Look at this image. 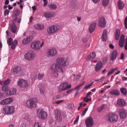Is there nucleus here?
I'll list each match as a JSON object with an SVG mask.
<instances>
[{
	"instance_id": "obj_1",
	"label": "nucleus",
	"mask_w": 127,
	"mask_h": 127,
	"mask_svg": "<svg viewBox=\"0 0 127 127\" xmlns=\"http://www.w3.org/2000/svg\"><path fill=\"white\" fill-rule=\"evenodd\" d=\"M50 69L51 70L54 71V76L56 77H57L58 76V73L62 75L64 72V69L63 68L57 63L53 64L51 65Z\"/></svg>"
},
{
	"instance_id": "obj_2",
	"label": "nucleus",
	"mask_w": 127,
	"mask_h": 127,
	"mask_svg": "<svg viewBox=\"0 0 127 127\" xmlns=\"http://www.w3.org/2000/svg\"><path fill=\"white\" fill-rule=\"evenodd\" d=\"M37 102V100L36 98H33L28 100L26 102V104L29 107L33 108L36 107Z\"/></svg>"
},
{
	"instance_id": "obj_3",
	"label": "nucleus",
	"mask_w": 127,
	"mask_h": 127,
	"mask_svg": "<svg viewBox=\"0 0 127 127\" xmlns=\"http://www.w3.org/2000/svg\"><path fill=\"white\" fill-rule=\"evenodd\" d=\"M37 115L40 118L42 119H45L47 117L46 112L41 109H39L37 110Z\"/></svg>"
},
{
	"instance_id": "obj_4",
	"label": "nucleus",
	"mask_w": 127,
	"mask_h": 127,
	"mask_svg": "<svg viewBox=\"0 0 127 127\" xmlns=\"http://www.w3.org/2000/svg\"><path fill=\"white\" fill-rule=\"evenodd\" d=\"M43 44V42L40 44V42L39 41L33 42L31 43V46L32 49L34 50H39Z\"/></svg>"
},
{
	"instance_id": "obj_5",
	"label": "nucleus",
	"mask_w": 127,
	"mask_h": 127,
	"mask_svg": "<svg viewBox=\"0 0 127 127\" xmlns=\"http://www.w3.org/2000/svg\"><path fill=\"white\" fill-rule=\"evenodd\" d=\"M106 118L108 121L111 122H116L118 120V116L114 114H109L106 116Z\"/></svg>"
},
{
	"instance_id": "obj_6",
	"label": "nucleus",
	"mask_w": 127,
	"mask_h": 127,
	"mask_svg": "<svg viewBox=\"0 0 127 127\" xmlns=\"http://www.w3.org/2000/svg\"><path fill=\"white\" fill-rule=\"evenodd\" d=\"M57 62L60 65L65 66L67 65L68 64V62L67 60L65 58L60 57L57 59L56 60Z\"/></svg>"
},
{
	"instance_id": "obj_7",
	"label": "nucleus",
	"mask_w": 127,
	"mask_h": 127,
	"mask_svg": "<svg viewBox=\"0 0 127 127\" xmlns=\"http://www.w3.org/2000/svg\"><path fill=\"white\" fill-rule=\"evenodd\" d=\"M35 57L34 52L32 50H30L25 55V58L28 61H31Z\"/></svg>"
},
{
	"instance_id": "obj_8",
	"label": "nucleus",
	"mask_w": 127,
	"mask_h": 127,
	"mask_svg": "<svg viewBox=\"0 0 127 127\" xmlns=\"http://www.w3.org/2000/svg\"><path fill=\"white\" fill-rule=\"evenodd\" d=\"M14 108L13 106H7L4 107L3 111L6 114H12L14 112Z\"/></svg>"
},
{
	"instance_id": "obj_9",
	"label": "nucleus",
	"mask_w": 127,
	"mask_h": 127,
	"mask_svg": "<svg viewBox=\"0 0 127 127\" xmlns=\"http://www.w3.org/2000/svg\"><path fill=\"white\" fill-rule=\"evenodd\" d=\"M7 43L9 46L11 45V47L13 49H14L15 48L17 44V41L14 40L13 41L12 39L11 38H9L7 40Z\"/></svg>"
},
{
	"instance_id": "obj_10",
	"label": "nucleus",
	"mask_w": 127,
	"mask_h": 127,
	"mask_svg": "<svg viewBox=\"0 0 127 127\" xmlns=\"http://www.w3.org/2000/svg\"><path fill=\"white\" fill-rule=\"evenodd\" d=\"M18 85L20 87L26 88L28 86V84L26 81L22 79H19L17 82Z\"/></svg>"
},
{
	"instance_id": "obj_11",
	"label": "nucleus",
	"mask_w": 127,
	"mask_h": 127,
	"mask_svg": "<svg viewBox=\"0 0 127 127\" xmlns=\"http://www.w3.org/2000/svg\"><path fill=\"white\" fill-rule=\"evenodd\" d=\"M85 123L87 127H91L93 125V118L90 117L85 121Z\"/></svg>"
},
{
	"instance_id": "obj_12",
	"label": "nucleus",
	"mask_w": 127,
	"mask_h": 127,
	"mask_svg": "<svg viewBox=\"0 0 127 127\" xmlns=\"http://www.w3.org/2000/svg\"><path fill=\"white\" fill-rule=\"evenodd\" d=\"M57 52L55 48H53L48 49L47 53L49 56L53 57L56 55Z\"/></svg>"
},
{
	"instance_id": "obj_13",
	"label": "nucleus",
	"mask_w": 127,
	"mask_h": 127,
	"mask_svg": "<svg viewBox=\"0 0 127 127\" xmlns=\"http://www.w3.org/2000/svg\"><path fill=\"white\" fill-rule=\"evenodd\" d=\"M98 26L101 27H104L106 25V22L105 18L101 17L98 20Z\"/></svg>"
},
{
	"instance_id": "obj_14",
	"label": "nucleus",
	"mask_w": 127,
	"mask_h": 127,
	"mask_svg": "<svg viewBox=\"0 0 127 127\" xmlns=\"http://www.w3.org/2000/svg\"><path fill=\"white\" fill-rule=\"evenodd\" d=\"M68 84L66 82H64L61 84L59 86V91L61 92L66 90L65 86Z\"/></svg>"
},
{
	"instance_id": "obj_15",
	"label": "nucleus",
	"mask_w": 127,
	"mask_h": 127,
	"mask_svg": "<svg viewBox=\"0 0 127 127\" xmlns=\"http://www.w3.org/2000/svg\"><path fill=\"white\" fill-rule=\"evenodd\" d=\"M12 100V99L11 98H7L1 100L0 102V103L3 105L8 104L10 103Z\"/></svg>"
},
{
	"instance_id": "obj_16",
	"label": "nucleus",
	"mask_w": 127,
	"mask_h": 127,
	"mask_svg": "<svg viewBox=\"0 0 127 127\" xmlns=\"http://www.w3.org/2000/svg\"><path fill=\"white\" fill-rule=\"evenodd\" d=\"M44 16L47 18L53 17L55 15V14L53 12H49L44 13Z\"/></svg>"
},
{
	"instance_id": "obj_17",
	"label": "nucleus",
	"mask_w": 127,
	"mask_h": 127,
	"mask_svg": "<svg viewBox=\"0 0 127 127\" xmlns=\"http://www.w3.org/2000/svg\"><path fill=\"white\" fill-rule=\"evenodd\" d=\"M125 42V37L123 35H122L119 42V45L121 47H123Z\"/></svg>"
},
{
	"instance_id": "obj_18",
	"label": "nucleus",
	"mask_w": 127,
	"mask_h": 127,
	"mask_svg": "<svg viewBox=\"0 0 127 127\" xmlns=\"http://www.w3.org/2000/svg\"><path fill=\"white\" fill-rule=\"evenodd\" d=\"M119 115L120 117L122 118H124L126 117V113L123 109H121L119 111Z\"/></svg>"
},
{
	"instance_id": "obj_19",
	"label": "nucleus",
	"mask_w": 127,
	"mask_h": 127,
	"mask_svg": "<svg viewBox=\"0 0 127 127\" xmlns=\"http://www.w3.org/2000/svg\"><path fill=\"white\" fill-rule=\"evenodd\" d=\"M118 55L117 51L115 50L113 51L110 56V59L111 61L115 60L116 58Z\"/></svg>"
},
{
	"instance_id": "obj_20",
	"label": "nucleus",
	"mask_w": 127,
	"mask_h": 127,
	"mask_svg": "<svg viewBox=\"0 0 127 127\" xmlns=\"http://www.w3.org/2000/svg\"><path fill=\"white\" fill-rule=\"evenodd\" d=\"M55 116L57 118V120H60L62 119V116L60 112L58 110L55 111Z\"/></svg>"
},
{
	"instance_id": "obj_21",
	"label": "nucleus",
	"mask_w": 127,
	"mask_h": 127,
	"mask_svg": "<svg viewBox=\"0 0 127 127\" xmlns=\"http://www.w3.org/2000/svg\"><path fill=\"white\" fill-rule=\"evenodd\" d=\"M95 54L94 52H93L90 53V55L88 56L86 58L87 61H89L94 58L95 57Z\"/></svg>"
},
{
	"instance_id": "obj_22",
	"label": "nucleus",
	"mask_w": 127,
	"mask_h": 127,
	"mask_svg": "<svg viewBox=\"0 0 127 127\" xmlns=\"http://www.w3.org/2000/svg\"><path fill=\"white\" fill-rule=\"evenodd\" d=\"M111 94L112 95L117 96L119 95L120 94L119 91L117 89H113L110 91Z\"/></svg>"
},
{
	"instance_id": "obj_23",
	"label": "nucleus",
	"mask_w": 127,
	"mask_h": 127,
	"mask_svg": "<svg viewBox=\"0 0 127 127\" xmlns=\"http://www.w3.org/2000/svg\"><path fill=\"white\" fill-rule=\"evenodd\" d=\"M96 23H92L89 27V30L90 32L92 33L93 31L95 29Z\"/></svg>"
},
{
	"instance_id": "obj_24",
	"label": "nucleus",
	"mask_w": 127,
	"mask_h": 127,
	"mask_svg": "<svg viewBox=\"0 0 127 127\" xmlns=\"http://www.w3.org/2000/svg\"><path fill=\"white\" fill-rule=\"evenodd\" d=\"M21 70L20 67L18 66H16L13 68L11 69L12 72H14V73H18Z\"/></svg>"
},
{
	"instance_id": "obj_25",
	"label": "nucleus",
	"mask_w": 127,
	"mask_h": 127,
	"mask_svg": "<svg viewBox=\"0 0 127 127\" xmlns=\"http://www.w3.org/2000/svg\"><path fill=\"white\" fill-rule=\"evenodd\" d=\"M31 37L30 36L27 37L23 40V43L24 44H27L29 43L31 41Z\"/></svg>"
},
{
	"instance_id": "obj_26",
	"label": "nucleus",
	"mask_w": 127,
	"mask_h": 127,
	"mask_svg": "<svg viewBox=\"0 0 127 127\" xmlns=\"http://www.w3.org/2000/svg\"><path fill=\"white\" fill-rule=\"evenodd\" d=\"M107 31L106 30H103L102 36V40L104 41H106V35Z\"/></svg>"
},
{
	"instance_id": "obj_27",
	"label": "nucleus",
	"mask_w": 127,
	"mask_h": 127,
	"mask_svg": "<svg viewBox=\"0 0 127 127\" xmlns=\"http://www.w3.org/2000/svg\"><path fill=\"white\" fill-rule=\"evenodd\" d=\"M118 6L119 9L121 10L124 7V4L123 2L121 0H119L118 2Z\"/></svg>"
},
{
	"instance_id": "obj_28",
	"label": "nucleus",
	"mask_w": 127,
	"mask_h": 127,
	"mask_svg": "<svg viewBox=\"0 0 127 127\" xmlns=\"http://www.w3.org/2000/svg\"><path fill=\"white\" fill-rule=\"evenodd\" d=\"M70 5L71 7L73 8H77L78 7L77 2L76 0H73L71 2Z\"/></svg>"
},
{
	"instance_id": "obj_29",
	"label": "nucleus",
	"mask_w": 127,
	"mask_h": 127,
	"mask_svg": "<svg viewBox=\"0 0 127 127\" xmlns=\"http://www.w3.org/2000/svg\"><path fill=\"white\" fill-rule=\"evenodd\" d=\"M47 31L48 33L49 34H52L55 33L52 26H50L48 27L47 28Z\"/></svg>"
},
{
	"instance_id": "obj_30",
	"label": "nucleus",
	"mask_w": 127,
	"mask_h": 127,
	"mask_svg": "<svg viewBox=\"0 0 127 127\" xmlns=\"http://www.w3.org/2000/svg\"><path fill=\"white\" fill-rule=\"evenodd\" d=\"M52 26L55 33L58 32L61 29V27L59 25H52Z\"/></svg>"
},
{
	"instance_id": "obj_31",
	"label": "nucleus",
	"mask_w": 127,
	"mask_h": 127,
	"mask_svg": "<svg viewBox=\"0 0 127 127\" xmlns=\"http://www.w3.org/2000/svg\"><path fill=\"white\" fill-rule=\"evenodd\" d=\"M34 27L36 29L41 30L43 29L44 26L42 24H36L35 25Z\"/></svg>"
},
{
	"instance_id": "obj_32",
	"label": "nucleus",
	"mask_w": 127,
	"mask_h": 127,
	"mask_svg": "<svg viewBox=\"0 0 127 127\" xmlns=\"http://www.w3.org/2000/svg\"><path fill=\"white\" fill-rule=\"evenodd\" d=\"M11 31L13 33L16 32L17 30V27H16L15 23L13 22L11 25Z\"/></svg>"
},
{
	"instance_id": "obj_33",
	"label": "nucleus",
	"mask_w": 127,
	"mask_h": 127,
	"mask_svg": "<svg viewBox=\"0 0 127 127\" xmlns=\"http://www.w3.org/2000/svg\"><path fill=\"white\" fill-rule=\"evenodd\" d=\"M102 67V64L101 63H98L95 67V70L96 71H98L100 70Z\"/></svg>"
},
{
	"instance_id": "obj_34",
	"label": "nucleus",
	"mask_w": 127,
	"mask_h": 127,
	"mask_svg": "<svg viewBox=\"0 0 127 127\" xmlns=\"http://www.w3.org/2000/svg\"><path fill=\"white\" fill-rule=\"evenodd\" d=\"M117 104L121 106H124L125 104V102L122 99H119L117 101Z\"/></svg>"
},
{
	"instance_id": "obj_35",
	"label": "nucleus",
	"mask_w": 127,
	"mask_h": 127,
	"mask_svg": "<svg viewBox=\"0 0 127 127\" xmlns=\"http://www.w3.org/2000/svg\"><path fill=\"white\" fill-rule=\"evenodd\" d=\"M115 34V38L116 39L118 40L119 38V37L120 34V31L119 29H117L116 31Z\"/></svg>"
},
{
	"instance_id": "obj_36",
	"label": "nucleus",
	"mask_w": 127,
	"mask_h": 127,
	"mask_svg": "<svg viewBox=\"0 0 127 127\" xmlns=\"http://www.w3.org/2000/svg\"><path fill=\"white\" fill-rule=\"evenodd\" d=\"M110 0H102V4L104 6H106L109 4Z\"/></svg>"
},
{
	"instance_id": "obj_37",
	"label": "nucleus",
	"mask_w": 127,
	"mask_h": 127,
	"mask_svg": "<svg viewBox=\"0 0 127 127\" xmlns=\"http://www.w3.org/2000/svg\"><path fill=\"white\" fill-rule=\"evenodd\" d=\"M48 6L49 8L51 9H55L57 7V5L54 4H50L48 5Z\"/></svg>"
},
{
	"instance_id": "obj_38",
	"label": "nucleus",
	"mask_w": 127,
	"mask_h": 127,
	"mask_svg": "<svg viewBox=\"0 0 127 127\" xmlns=\"http://www.w3.org/2000/svg\"><path fill=\"white\" fill-rule=\"evenodd\" d=\"M105 105L104 104H103L101 106L98 108L97 109V110L98 112L99 113L101 112L104 109Z\"/></svg>"
},
{
	"instance_id": "obj_39",
	"label": "nucleus",
	"mask_w": 127,
	"mask_h": 127,
	"mask_svg": "<svg viewBox=\"0 0 127 127\" xmlns=\"http://www.w3.org/2000/svg\"><path fill=\"white\" fill-rule=\"evenodd\" d=\"M17 92L16 89L15 88L12 89L9 91L10 94L12 95L16 94Z\"/></svg>"
},
{
	"instance_id": "obj_40",
	"label": "nucleus",
	"mask_w": 127,
	"mask_h": 127,
	"mask_svg": "<svg viewBox=\"0 0 127 127\" xmlns=\"http://www.w3.org/2000/svg\"><path fill=\"white\" fill-rule=\"evenodd\" d=\"M85 83V82L84 81L83 83H81L78 85L74 89L76 90H78V91L80 89V87L83 85Z\"/></svg>"
},
{
	"instance_id": "obj_41",
	"label": "nucleus",
	"mask_w": 127,
	"mask_h": 127,
	"mask_svg": "<svg viewBox=\"0 0 127 127\" xmlns=\"http://www.w3.org/2000/svg\"><path fill=\"white\" fill-rule=\"evenodd\" d=\"M120 91L121 93L124 95H126L127 93L126 89L124 88H122L120 89Z\"/></svg>"
},
{
	"instance_id": "obj_42",
	"label": "nucleus",
	"mask_w": 127,
	"mask_h": 127,
	"mask_svg": "<svg viewBox=\"0 0 127 127\" xmlns=\"http://www.w3.org/2000/svg\"><path fill=\"white\" fill-rule=\"evenodd\" d=\"M44 76L43 73H39L38 75V79L39 80H41Z\"/></svg>"
},
{
	"instance_id": "obj_43",
	"label": "nucleus",
	"mask_w": 127,
	"mask_h": 127,
	"mask_svg": "<svg viewBox=\"0 0 127 127\" xmlns=\"http://www.w3.org/2000/svg\"><path fill=\"white\" fill-rule=\"evenodd\" d=\"M8 87L6 86H4L2 87V90L5 92H8Z\"/></svg>"
},
{
	"instance_id": "obj_44",
	"label": "nucleus",
	"mask_w": 127,
	"mask_h": 127,
	"mask_svg": "<svg viewBox=\"0 0 127 127\" xmlns=\"http://www.w3.org/2000/svg\"><path fill=\"white\" fill-rule=\"evenodd\" d=\"M61 97V95H59L54 96L53 97V98L54 99H60V98Z\"/></svg>"
},
{
	"instance_id": "obj_45",
	"label": "nucleus",
	"mask_w": 127,
	"mask_h": 127,
	"mask_svg": "<svg viewBox=\"0 0 127 127\" xmlns=\"http://www.w3.org/2000/svg\"><path fill=\"white\" fill-rule=\"evenodd\" d=\"M94 82H91V84L85 86L84 87V88L85 89H87L90 87L94 83Z\"/></svg>"
},
{
	"instance_id": "obj_46",
	"label": "nucleus",
	"mask_w": 127,
	"mask_h": 127,
	"mask_svg": "<svg viewBox=\"0 0 127 127\" xmlns=\"http://www.w3.org/2000/svg\"><path fill=\"white\" fill-rule=\"evenodd\" d=\"M40 125L41 124L40 123L36 122L35 124L33 127H41Z\"/></svg>"
},
{
	"instance_id": "obj_47",
	"label": "nucleus",
	"mask_w": 127,
	"mask_h": 127,
	"mask_svg": "<svg viewBox=\"0 0 127 127\" xmlns=\"http://www.w3.org/2000/svg\"><path fill=\"white\" fill-rule=\"evenodd\" d=\"M20 127H26V123L24 122L22 123L20 125Z\"/></svg>"
},
{
	"instance_id": "obj_48",
	"label": "nucleus",
	"mask_w": 127,
	"mask_h": 127,
	"mask_svg": "<svg viewBox=\"0 0 127 127\" xmlns=\"http://www.w3.org/2000/svg\"><path fill=\"white\" fill-rule=\"evenodd\" d=\"M10 12L9 10L6 9L5 10L4 12V15L5 16H6L7 15H8Z\"/></svg>"
},
{
	"instance_id": "obj_49",
	"label": "nucleus",
	"mask_w": 127,
	"mask_h": 127,
	"mask_svg": "<svg viewBox=\"0 0 127 127\" xmlns=\"http://www.w3.org/2000/svg\"><path fill=\"white\" fill-rule=\"evenodd\" d=\"M114 70H112V69H111L110 71L107 74V76H109L112 74L114 72Z\"/></svg>"
},
{
	"instance_id": "obj_50",
	"label": "nucleus",
	"mask_w": 127,
	"mask_h": 127,
	"mask_svg": "<svg viewBox=\"0 0 127 127\" xmlns=\"http://www.w3.org/2000/svg\"><path fill=\"white\" fill-rule=\"evenodd\" d=\"M5 85L8 84L10 82V80L8 79L4 81Z\"/></svg>"
},
{
	"instance_id": "obj_51",
	"label": "nucleus",
	"mask_w": 127,
	"mask_h": 127,
	"mask_svg": "<svg viewBox=\"0 0 127 127\" xmlns=\"http://www.w3.org/2000/svg\"><path fill=\"white\" fill-rule=\"evenodd\" d=\"M88 108H86L84 109V110L83 111V112L82 113V116H84L86 112L88 110Z\"/></svg>"
},
{
	"instance_id": "obj_52",
	"label": "nucleus",
	"mask_w": 127,
	"mask_h": 127,
	"mask_svg": "<svg viewBox=\"0 0 127 127\" xmlns=\"http://www.w3.org/2000/svg\"><path fill=\"white\" fill-rule=\"evenodd\" d=\"M64 101L65 100H60L58 101H56L55 102V103L57 104H59L60 103L64 102Z\"/></svg>"
},
{
	"instance_id": "obj_53",
	"label": "nucleus",
	"mask_w": 127,
	"mask_h": 127,
	"mask_svg": "<svg viewBox=\"0 0 127 127\" xmlns=\"http://www.w3.org/2000/svg\"><path fill=\"white\" fill-rule=\"evenodd\" d=\"M124 23L125 27L126 29H127V17L125 18Z\"/></svg>"
},
{
	"instance_id": "obj_54",
	"label": "nucleus",
	"mask_w": 127,
	"mask_h": 127,
	"mask_svg": "<svg viewBox=\"0 0 127 127\" xmlns=\"http://www.w3.org/2000/svg\"><path fill=\"white\" fill-rule=\"evenodd\" d=\"M88 97H86L84 99V101L86 102H87L89 101H90L91 100V98L89 99Z\"/></svg>"
},
{
	"instance_id": "obj_55",
	"label": "nucleus",
	"mask_w": 127,
	"mask_h": 127,
	"mask_svg": "<svg viewBox=\"0 0 127 127\" xmlns=\"http://www.w3.org/2000/svg\"><path fill=\"white\" fill-rule=\"evenodd\" d=\"M125 49L126 50H127V38L125 40V44L124 46Z\"/></svg>"
},
{
	"instance_id": "obj_56",
	"label": "nucleus",
	"mask_w": 127,
	"mask_h": 127,
	"mask_svg": "<svg viewBox=\"0 0 127 127\" xmlns=\"http://www.w3.org/2000/svg\"><path fill=\"white\" fill-rule=\"evenodd\" d=\"M71 85H67L65 86V89L66 90H68V89L70 88L71 87Z\"/></svg>"
},
{
	"instance_id": "obj_57",
	"label": "nucleus",
	"mask_w": 127,
	"mask_h": 127,
	"mask_svg": "<svg viewBox=\"0 0 127 127\" xmlns=\"http://www.w3.org/2000/svg\"><path fill=\"white\" fill-rule=\"evenodd\" d=\"M74 89H71L66 91V93L67 94H69L71 93L73 91Z\"/></svg>"
},
{
	"instance_id": "obj_58",
	"label": "nucleus",
	"mask_w": 127,
	"mask_h": 127,
	"mask_svg": "<svg viewBox=\"0 0 127 127\" xmlns=\"http://www.w3.org/2000/svg\"><path fill=\"white\" fill-rule=\"evenodd\" d=\"M44 2V6H46L48 3V1L47 0H43Z\"/></svg>"
},
{
	"instance_id": "obj_59",
	"label": "nucleus",
	"mask_w": 127,
	"mask_h": 127,
	"mask_svg": "<svg viewBox=\"0 0 127 127\" xmlns=\"http://www.w3.org/2000/svg\"><path fill=\"white\" fill-rule=\"evenodd\" d=\"M15 14L17 16L19 15V11L18 10H16L15 11Z\"/></svg>"
},
{
	"instance_id": "obj_60",
	"label": "nucleus",
	"mask_w": 127,
	"mask_h": 127,
	"mask_svg": "<svg viewBox=\"0 0 127 127\" xmlns=\"http://www.w3.org/2000/svg\"><path fill=\"white\" fill-rule=\"evenodd\" d=\"M39 90L41 94H44V90L41 88H40Z\"/></svg>"
},
{
	"instance_id": "obj_61",
	"label": "nucleus",
	"mask_w": 127,
	"mask_h": 127,
	"mask_svg": "<svg viewBox=\"0 0 127 127\" xmlns=\"http://www.w3.org/2000/svg\"><path fill=\"white\" fill-rule=\"evenodd\" d=\"M100 0H92L93 2L95 3H96L99 2Z\"/></svg>"
},
{
	"instance_id": "obj_62",
	"label": "nucleus",
	"mask_w": 127,
	"mask_h": 127,
	"mask_svg": "<svg viewBox=\"0 0 127 127\" xmlns=\"http://www.w3.org/2000/svg\"><path fill=\"white\" fill-rule=\"evenodd\" d=\"M81 75H77L76 79L77 80H79V79L81 77Z\"/></svg>"
},
{
	"instance_id": "obj_63",
	"label": "nucleus",
	"mask_w": 127,
	"mask_h": 127,
	"mask_svg": "<svg viewBox=\"0 0 127 127\" xmlns=\"http://www.w3.org/2000/svg\"><path fill=\"white\" fill-rule=\"evenodd\" d=\"M124 54L123 53H122L121 54V60H122L124 59Z\"/></svg>"
},
{
	"instance_id": "obj_64",
	"label": "nucleus",
	"mask_w": 127,
	"mask_h": 127,
	"mask_svg": "<svg viewBox=\"0 0 127 127\" xmlns=\"http://www.w3.org/2000/svg\"><path fill=\"white\" fill-rule=\"evenodd\" d=\"M91 93L90 92H89L87 94L86 97H88L91 94Z\"/></svg>"
}]
</instances>
